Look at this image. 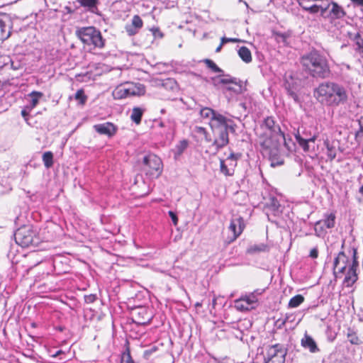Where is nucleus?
I'll use <instances>...</instances> for the list:
<instances>
[{
	"instance_id": "nucleus-1",
	"label": "nucleus",
	"mask_w": 363,
	"mask_h": 363,
	"mask_svg": "<svg viewBox=\"0 0 363 363\" xmlns=\"http://www.w3.org/2000/svg\"><path fill=\"white\" fill-rule=\"evenodd\" d=\"M313 95L321 104L337 107L349 101L351 90L347 85L334 82H325L314 89Z\"/></svg>"
},
{
	"instance_id": "nucleus-2",
	"label": "nucleus",
	"mask_w": 363,
	"mask_h": 363,
	"mask_svg": "<svg viewBox=\"0 0 363 363\" xmlns=\"http://www.w3.org/2000/svg\"><path fill=\"white\" fill-rule=\"evenodd\" d=\"M301 63L304 69L313 77L323 79L330 74L326 57L317 50H312L302 56Z\"/></svg>"
},
{
	"instance_id": "nucleus-3",
	"label": "nucleus",
	"mask_w": 363,
	"mask_h": 363,
	"mask_svg": "<svg viewBox=\"0 0 363 363\" xmlns=\"http://www.w3.org/2000/svg\"><path fill=\"white\" fill-rule=\"evenodd\" d=\"M210 128L213 135L210 149L217 153L229 143L228 133L229 131L234 133L236 125L232 120L225 118L220 122L213 124Z\"/></svg>"
},
{
	"instance_id": "nucleus-4",
	"label": "nucleus",
	"mask_w": 363,
	"mask_h": 363,
	"mask_svg": "<svg viewBox=\"0 0 363 363\" xmlns=\"http://www.w3.org/2000/svg\"><path fill=\"white\" fill-rule=\"evenodd\" d=\"M263 130V135L260 137V145L263 149L272 150L277 147V137L282 135L279 125L276 124L272 117H267L261 125Z\"/></svg>"
},
{
	"instance_id": "nucleus-5",
	"label": "nucleus",
	"mask_w": 363,
	"mask_h": 363,
	"mask_svg": "<svg viewBox=\"0 0 363 363\" xmlns=\"http://www.w3.org/2000/svg\"><path fill=\"white\" fill-rule=\"evenodd\" d=\"M76 34L84 44L98 48L104 46V39L101 32L93 26L80 28L77 30Z\"/></svg>"
},
{
	"instance_id": "nucleus-6",
	"label": "nucleus",
	"mask_w": 363,
	"mask_h": 363,
	"mask_svg": "<svg viewBox=\"0 0 363 363\" xmlns=\"http://www.w3.org/2000/svg\"><path fill=\"white\" fill-rule=\"evenodd\" d=\"M142 170L151 178H157L162 172V162L155 154L144 156L142 162Z\"/></svg>"
},
{
	"instance_id": "nucleus-7",
	"label": "nucleus",
	"mask_w": 363,
	"mask_h": 363,
	"mask_svg": "<svg viewBox=\"0 0 363 363\" xmlns=\"http://www.w3.org/2000/svg\"><path fill=\"white\" fill-rule=\"evenodd\" d=\"M261 294L262 292L259 290H255L248 295L242 296L234 301V307L239 311H247L254 309L257 303V295Z\"/></svg>"
},
{
	"instance_id": "nucleus-8",
	"label": "nucleus",
	"mask_w": 363,
	"mask_h": 363,
	"mask_svg": "<svg viewBox=\"0 0 363 363\" xmlns=\"http://www.w3.org/2000/svg\"><path fill=\"white\" fill-rule=\"evenodd\" d=\"M287 351L284 345L275 344L269 347L264 363H284Z\"/></svg>"
},
{
	"instance_id": "nucleus-9",
	"label": "nucleus",
	"mask_w": 363,
	"mask_h": 363,
	"mask_svg": "<svg viewBox=\"0 0 363 363\" xmlns=\"http://www.w3.org/2000/svg\"><path fill=\"white\" fill-rule=\"evenodd\" d=\"M352 259L346 255L344 251H340L334 259L333 274L336 278H341L351 264Z\"/></svg>"
},
{
	"instance_id": "nucleus-10",
	"label": "nucleus",
	"mask_w": 363,
	"mask_h": 363,
	"mask_svg": "<svg viewBox=\"0 0 363 363\" xmlns=\"http://www.w3.org/2000/svg\"><path fill=\"white\" fill-rule=\"evenodd\" d=\"M352 262L346 272L344 274V284L350 287L353 285L354 283L357 280V269L358 267V261L357 257V250L355 248L352 249Z\"/></svg>"
},
{
	"instance_id": "nucleus-11",
	"label": "nucleus",
	"mask_w": 363,
	"mask_h": 363,
	"mask_svg": "<svg viewBox=\"0 0 363 363\" xmlns=\"http://www.w3.org/2000/svg\"><path fill=\"white\" fill-rule=\"evenodd\" d=\"M14 238L16 242L23 247H28L34 242L33 232L28 228L18 229L14 234Z\"/></svg>"
},
{
	"instance_id": "nucleus-12",
	"label": "nucleus",
	"mask_w": 363,
	"mask_h": 363,
	"mask_svg": "<svg viewBox=\"0 0 363 363\" xmlns=\"http://www.w3.org/2000/svg\"><path fill=\"white\" fill-rule=\"evenodd\" d=\"M284 87L287 91L289 96L296 103L299 102V97L297 91L299 87L298 80L295 79L291 74L286 75Z\"/></svg>"
},
{
	"instance_id": "nucleus-13",
	"label": "nucleus",
	"mask_w": 363,
	"mask_h": 363,
	"mask_svg": "<svg viewBox=\"0 0 363 363\" xmlns=\"http://www.w3.org/2000/svg\"><path fill=\"white\" fill-rule=\"evenodd\" d=\"M199 113L201 118L209 119L208 124L210 127L213 124H216V123H218L226 118L222 114L208 107L202 108L200 110Z\"/></svg>"
},
{
	"instance_id": "nucleus-14",
	"label": "nucleus",
	"mask_w": 363,
	"mask_h": 363,
	"mask_svg": "<svg viewBox=\"0 0 363 363\" xmlns=\"http://www.w3.org/2000/svg\"><path fill=\"white\" fill-rule=\"evenodd\" d=\"M335 216L333 213H330L326 216L324 220H319L315 224V231L317 235L320 236L324 228H332L335 225Z\"/></svg>"
},
{
	"instance_id": "nucleus-15",
	"label": "nucleus",
	"mask_w": 363,
	"mask_h": 363,
	"mask_svg": "<svg viewBox=\"0 0 363 363\" xmlns=\"http://www.w3.org/2000/svg\"><path fill=\"white\" fill-rule=\"evenodd\" d=\"M245 228L244 220L242 217L233 218L229 225V230L233 233L230 241H234L242 233Z\"/></svg>"
},
{
	"instance_id": "nucleus-16",
	"label": "nucleus",
	"mask_w": 363,
	"mask_h": 363,
	"mask_svg": "<svg viewBox=\"0 0 363 363\" xmlns=\"http://www.w3.org/2000/svg\"><path fill=\"white\" fill-rule=\"evenodd\" d=\"M143 26V21L138 15H135L131 21V23L127 24L125 30L129 36L137 34Z\"/></svg>"
},
{
	"instance_id": "nucleus-17",
	"label": "nucleus",
	"mask_w": 363,
	"mask_h": 363,
	"mask_svg": "<svg viewBox=\"0 0 363 363\" xmlns=\"http://www.w3.org/2000/svg\"><path fill=\"white\" fill-rule=\"evenodd\" d=\"M94 130L101 135L112 137L116 133L117 128L111 123L97 124L94 126Z\"/></svg>"
},
{
	"instance_id": "nucleus-18",
	"label": "nucleus",
	"mask_w": 363,
	"mask_h": 363,
	"mask_svg": "<svg viewBox=\"0 0 363 363\" xmlns=\"http://www.w3.org/2000/svg\"><path fill=\"white\" fill-rule=\"evenodd\" d=\"M0 30L2 39L10 36V17L8 14L0 13Z\"/></svg>"
},
{
	"instance_id": "nucleus-19",
	"label": "nucleus",
	"mask_w": 363,
	"mask_h": 363,
	"mask_svg": "<svg viewBox=\"0 0 363 363\" xmlns=\"http://www.w3.org/2000/svg\"><path fill=\"white\" fill-rule=\"evenodd\" d=\"M265 210L274 216H279L282 213L283 207L275 197H270L265 203Z\"/></svg>"
},
{
	"instance_id": "nucleus-20",
	"label": "nucleus",
	"mask_w": 363,
	"mask_h": 363,
	"mask_svg": "<svg viewBox=\"0 0 363 363\" xmlns=\"http://www.w3.org/2000/svg\"><path fill=\"white\" fill-rule=\"evenodd\" d=\"M301 344L303 347L308 350L312 353H316L320 350L315 340L307 333L301 339Z\"/></svg>"
},
{
	"instance_id": "nucleus-21",
	"label": "nucleus",
	"mask_w": 363,
	"mask_h": 363,
	"mask_svg": "<svg viewBox=\"0 0 363 363\" xmlns=\"http://www.w3.org/2000/svg\"><path fill=\"white\" fill-rule=\"evenodd\" d=\"M346 13L342 6H339L335 2H331L330 12L328 14V18H341L345 16Z\"/></svg>"
},
{
	"instance_id": "nucleus-22",
	"label": "nucleus",
	"mask_w": 363,
	"mask_h": 363,
	"mask_svg": "<svg viewBox=\"0 0 363 363\" xmlns=\"http://www.w3.org/2000/svg\"><path fill=\"white\" fill-rule=\"evenodd\" d=\"M113 97L116 99H121L131 96L128 84L118 86L113 92Z\"/></svg>"
},
{
	"instance_id": "nucleus-23",
	"label": "nucleus",
	"mask_w": 363,
	"mask_h": 363,
	"mask_svg": "<svg viewBox=\"0 0 363 363\" xmlns=\"http://www.w3.org/2000/svg\"><path fill=\"white\" fill-rule=\"evenodd\" d=\"M43 96V94L40 91H33L28 95L30 99L29 104L27 105L28 111H32L39 103L40 99Z\"/></svg>"
},
{
	"instance_id": "nucleus-24",
	"label": "nucleus",
	"mask_w": 363,
	"mask_h": 363,
	"mask_svg": "<svg viewBox=\"0 0 363 363\" xmlns=\"http://www.w3.org/2000/svg\"><path fill=\"white\" fill-rule=\"evenodd\" d=\"M130 94L132 96H141L145 93V87L140 83H128Z\"/></svg>"
},
{
	"instance_id": "nucleus-25",
	"label": "nucleus",
	"mask_w": 363,
	"mask_h": 363,
	"mask_svg": "<svg viewBox=\"0 0 363 363\" xmlns=\"http://www.w3.org/2000/svg\"><path fill=\"white\" fill-rule=\"evenodd\" d=\"M188 145L189 142L186 140H182L176 145L175 147L172 150L175 160H177L182 155Z\"/></svg>"
},
{
	"instance_id": "nucleus-26",
	"label": "nucleus",
	"mask_w": 363,
	"mask_h": 363,
	"mask_svg": "<svg viewBox=\"0 0 363 363\" xmlns=\"http://www.w3.org/2000/svg\"><path fill=\"white\" fill-rule=\"evenodd\" d=\"M296 140L299 144V145L303 148L305 152H308L309 150L310 146L309 143H314L316 140V136L313 135L309 138H303L300 135H296Z\"/></svg>"
},
{
	"instance_id": "nucleus-27",
	"label": "nucleus",
	"mask_w": 363,
	"mask_h": 363,
	"mask_svg": "<svg viewBox=\"0 0 363 363\" xmlns=\"http://www.w3.org/2000/svg\"><path fill=\"white\" fill-rule=\"evenodd\" d=\"M239 57L245 63H250L252 61V54L250 50L245 46H242L238 50Z\"/></svg>"
},
{
	"instance_id": "nucleus-28",
	"label": "nucleus",
	"mask_w": 363,
	"mask_h": 363,
	"mask_svg": "<svg viewBox=\"0 0 363 363\" xmlns=\"http://www.w3.org/2000/svg\"><path fill=\"white\" fill-rule=\"evenodd\" d=\"M77 2H79L82 6L86 8L88 11L92 13H95V11L97 10V0H77Z\"/></svg>"
},
{
	"instance_id": "nucleus-29",
	"label": "nucleus",
	"mask_w": 363,
	"mask_h": 363,
	"mask_svg": "<svg viewBox=\"0 0 363 363\" xmlns=\"http://www.w3.org/2000/svg\"><path fill=\"white\" fill-rule=\"evenodd\" d=\"M319 4H317L318 11H320L321 16L324 18H328V15L326 14V11L330 9V4L328 0H321L318 1Z\"/></svg>"
},
{
	"instance_id": "nucleus-30",
	"label": "nucleus",
	"mask_w": 363,
	"mask_h": 363,
	"mask_svg": "<svg viewBox=\"0 0 363 363\" xmlns=\"http://www.w3.org/2000/svg\"><path fill=\"white\" fill-rule=\"evenodd\" d=\"M143 110L139 107H135L132 110L130 118L136 124H140L141 122Z\"/></svg>"
},
{
	"instance_id": "nucleus-31",
	"label": "nucleus",
	"mask_w": 363,
	"mask_h": 363,
	"mask_svg": "<svg viewBox=\"0 0 363 363\" xmlns=\"http://www.w3.org/2000/svg\"><path fill=\"white\" fill-rule=\"evenodd\" d=\"M304 299L302 295H296L289 300L288 307L291 308H297L304 301Z\"/></svg>"
},
{
	"instance_id": "nucleus-32",
	"label": "nucleus",
	"mask_w": 363,
	"mask_h": 363,
	"mask_svg": "<svg viewBox=\"0 0 363 363\" xmlns=\"http://www.w3.org/2000/svg\"><path fill=\"white\" fill-rule=\"evenodd\" d=\"M43 164L46 168H50L53 165V154L50 151L43 153L42 156Z\"/></svg>"
},
{
	"instance_id": "nucleus-33",
	"label": "nucleus",
	"mask_w": 363,
	"mask_h": 363,
	"mask_svg": "<svg viewBox=\"0 0 363 363\" xmlns=\"http://www.w3.org/2000/svg\"><path fill=\"white\" fill-rule=\"evenodd\" d=\"M347 337L348 341L352 345H359L361 342L357 333L352 328L347 329Z\"/></svg>"
},
{
	"instance_id": "nucleus-34",
	"label": "nucleus",
	"mask_w": 363,
	"mask_h": 363,
	"mask_svg": "<svg viewBox=\"0 0 363 363\" xmlns=\"http://www.w3.org/2000/svg\"><path fill=\"white\" fill-rule=\"evenodd\" d=\"M194 132L197 134L202 135L204 137L206 142L211 143L212 142V138L207 132L206 129L203 127L196 126L194 128Z\"/></svg>"
},
{
	"instance_id": "nucleus-35",
	"label": "nucleus",
	"mask_w": 363,
	"mask_h": 363,
	"mask_svg": "<svg viewBox=\"0 0 363 363\" xmlns=\"http://www.w3.org/2000/svg\"><path fill=\"white\" fill-rule=\"evenodd\" d=\"M325 145L327 148V155L330 161L336 157V150L328 141H325Z\"/></svg>"
},
{
	"instance_id": "nucleus-36",
	"label": "nucleus",
	"mask_w": 363,
	"mask_h": 363,
	"mask_svg": "<svg viewBox=\"0 0 363 363\" xmlns=\"http://www.w3.org/2000/svg\"><path fill=\"white\" fill-rule=\"evenodd\" d=\"M267 250V246L263 243L259 244V245H254L250 246L247 249L248 253H255V252H264Z\"/></svg>"
},
{
	"instance_id": "nucleus-37",
	"label": "nucleus",
	"mask_w": 363,
	"mask_h": 363,
	"mask_svg": "<svg viewBox=\"0 0 363 363\" xmlns=\"http://www.w3.org/2000/svg\"><path fill=\"white\" fill-rule=\"evenodd\" d=\"M204 63L206 65V66L210 68L213 72L216 73H221L223 71L218 67L214 62H213L211 60L206 59L204 60Z\"/></svg>"
},
{
	"instance_id": "nucleus-38",
	"label": "nucleus",
	"mask_w": 363,
	"mask_h": 363,
	"mask_svg": "<svg viewBox=\"0 0 363 363\" xmlns=\"http://www.w3.org/2000/svg\"><path fill=\"white\" fill-rule=\"evenodd\" d=\"M74 99L79 101L80 104L84 105L86 101L87 96L83 89H79L75 94Z\"/></svg>"
},
{
	"instance_id": "nucleus-39",
	"label": "nucleus",
	"mask_w": 363,
	"mask_h": 363,
	"mask_svg": "<svg viewBox=\"0 0 363 363\" xmlns=\"http://www.w3.org/2000/svg\"><path fill=\"white\" fill-rule=\"evenodd\" d=\"M354 43L357 45V50L362 53L363 57V38L357 33L354 37Z\"/></svg>"
},
{
	"instance_id": "nucleus-40",
	"label": "nucleus",
	"mask_w": 363,
	"mask_h": 363,
	"mask_svg": "<svg viewBox=\"0 0 363 363\" xmlns=\"http://www.w3.org/2000/svg\"><path fill=\"white\" fill-rule=\"evenodd\" d=\"M121 363H135L128 348L122 354Z\"/></svg>"
},
{
	"instance_id": "nucleus-41",
	"label": "nucleus",
	"mask_w": 363,
	"mask_h": 363,
	"mask_svg": "<svg viewBox=\"0 0 363 363\" xmlns=\"http://www.w3.org/2000/svg\"><path fill=\"white\" fill-rule=\"evenodd\" d=\"M359 130L355 133V138H363V116L358 119Z\"/></svg>"
},
{
	"instance_id": "nucleus-42",
	"label": "nucleus",
	"mask_w": 363,
	"mask_h": 363,
	"mask_svg": "<svg viewBox=\"0 0 363 363\" xmlns=\"http://www.w3.org/2000/svg\"><path fill=\"white\" fill-rule=\"evenodd\" d=\"M300 6H301V8L303 10L308 11L311 13H316L318 12L317 4H313L312 6H308L307 4H304V5H300Z\"/></svg>"
},
{
	"instance_id": "nucleus-43",
	"label": "nucleus",
	"mask_w": 363,
	"mask_h": 363,
	"mask_svg": "<svg viewBox=\"0 0 363 363\" xmlns=\"http://www.w3.org/2000/svg\"><path fill=\"white\" fill-rule=\"evenodd\" d=\"M218 84H236L237 83L235 82V78L229 77L227 78L220 79L218 82H215L214 85L216 86Z\"/></svg>"
},
{
	"instance_id": "nucleus-44",
	"label": "nucleus",
	"mask_w": 363,
	"mask_h": 363,
	"mask_svg": "<svg viewBox=\"0 0 363 363\" xmlns=\"http://www.w3.org/2000/svg\"><path fill=\"white\" fill-rule=\"evenodd\" d=\"M157 350V347L156 346H152L150 349H147L143 352V357L146 359H148L150 356Z\"/></svg>"
},
{
	"instance_id": "nucleus-45",
	"label": "nucleus",
	"mask_w": 363,
	"mask_h": 363,
	"mask_svg": "<svg viewBox=\"0 0 363 363\" xmlns=\"http://www.w3.org/2000/svg\"><path fill=\"white\" fill-rule=\"evenodd\" d=\"M288 35L284 33H276L275 38L278 43H286Z\"/></svg>"
},
{
	"instance_id": "nucleus-46",
	"label": "nucleus",
	"mask_w": 363,
	"mask_h": 363,
	"mask_svg": "<svg viewBox=\"0 0 363 363\" xmlns=\"http://www.w3.org/2000/svg\"><path fill=\"white\" fill-rule=\"evenodd\" d=\"M239 41H240V40L238 38H226V37H223L220 39L221 45H223L224 44H225L227 43H237Z\"/></svg>"
},
{
	"instance_id": "nucleus-47",
	"label": "nucleus",
	"mask_w": 363,
	"mask_h": 363,
	"mask_svg": "<svg viewBox=\"0 0 363 363\" xmlns=\"http://www.w3.org/2000/svg\"><path fill=\"white\" fill-rule=\"evenodd\" d=\"M150 30L152 33V35H154L155 38H162L163 37L162 33L160 30L158 28H152Z\"/></svg>"
},
{
	"instance_id": "nucleus-48",
	"label": "nucleus",
	"mask_w": 363,
	"mask_h": 363,
	"mask_svg": "<svg viewBox=\"0 0 363 363\" xmlns=\"http://www.w3.org/2000/svg\"><path fill=\"white\" fill-rule=\"evenodd\" d=\"M96 299V296L94 294H89L84 296L85 302L87 303H92Z\"/></svg>"
},
{
	"instance_id": "nucleus-49",
	"label": "nucleus",
	"mask_w": 363,
	"mask_h": 363,
	"mask_svg": "<svg viewBox=\"0 0 363 363\" xmlns=\"http://www.w3.org/2000/svg\"><path fill=\"white\" fill-rule=\"evenodd\" d=\"M168 213H169V216H170V218H172L173 224L174 225H177V223H178V218H177V214L174 212L172 211H169L168 212Z\"/></svg>"
},
{
	"instance_id": "nucleus-50",
	"label": "nucleus",
	"mask_w": 363,
	"mask_h": 363,
	"mask_svg": "<svg viewBox=\"0 0 363 363\" xmlns=\"http://www.w3.org/2000/svg\"><path fill=\"white\" fill-rule=\"evenodd\" d=\"M309 256L313 258V259H315L318 257V248L317 247H313L311 252H310V255Z\"/></svg>"
},
{
	"instance_id": "nucleus-51",
	"label": "nucleus",
	"mask_w": 363,
	"mask_h": 363,
	"mask_svg": "<svg viewBox=\"0 0 363 363\" xmlns=\"http://www.w3.org/2000/svg\"><path fill=\"white\" fill-rule=\"evenodd\" d=\"M31 111H28L27 108V106H25V108L21 111V116L25 118L26 121H27V116H28L29 113Z\"/></svg>"
},
{
	"instance_id": "nucleus-52",
	"label": "nucleus",
	"mask_w": 363,
	"mask_h": 363,
	"mask_svg": "<svg viewBox=\"0 0 363 363\" xmlns=\"http://www.w3.org/2000/svg\"><path fill=\"white\" fill-rule=\"evenodd\" d=\"M220 170L223 173H224L225 174H228V168L225 165V163L223 161H221L220 162Z\"/></svg>"
},
{
	"instance_id": "nucleus-53",
	"label": "nucleus",
	"mask_w": 363,
	"mask_h": 363,
	"mask_svg": "<svg viewBox=\"0 0 363 363\" xmlns=\"http://www.w3.org/2000/svg\"><path fill=\"white\" fill-rule=\"evenodd\" d=\"M355 6H363V0H350Z\"/></svg>"
},
{
	"instance_id": "nucleus-54",
	"label": "nucleus",
	"mask_w": 363,
	"mask_h": 363,
	"mask_svg": "<svg viewBox=\"0 0 363 363\" xmlns=\"http://www.w3.org/2000/svg\"><path fill=\"white\" fill-rule=\"evenodd\" d=\"M359 194L361 196H359L357 199L359 203H363V185L360 186L359 189Z\"/></svg>"
},
{
	"instance_id": "nucleus-55",
	"label": "nucleus",
	"mask_w": 363,
	"mask_h": 363,
	"mask_svg": "<svg viewBox=\"0 0 363 363\" xmlns=\"http://www.w3.org/2000/svg\"><path fill=\"white\" fill-rule=\"evenodd\" d=\"M226 89L228 90V91H234V92H239L238 90L235 89L234 87L231 86H228L226 87Z\"/></svg>"
},
{
	"instance_id": "nucleus-56",
	"label": "nucleus",
	"mask_w": 363,
	"mask_h": 363,
	"mask_svg": "<svg viewBox=\"0 0 363 363\" xmlns=\"http://www.w3.org/2000/svg\"><path fill=\"white\" fill-rule=\"evenodd\" d=\"M284 164V161L283 160H280V161H278L277 162H274V161L272 162V166H275V165H281Z\"/></svg>"
},
{
	"instance_id": "nucleus-57",
	"label": "nucleus",
	"mask_w": 363,
	"mask_h": 363,
	"mask_svg": "<svg viewBox=\"0 0 363 363\" xmlns=\"http://www.w3.org/2000/svg\"><path fill=\"white\" fill-rule=\"evenodd\" d=\"M62 353H63V352L62 350H58L54 354H52V357H56L59 356L60 354H62Z\"/></svg>"
},
{
	"instance_id": "nucleus-58",
	"label": "nucleus",
	"mask_w": 363,
	"mask_h": 363,
	"mask_svg": "<svg viewBox=\"0 0 363 363\" xmlns=\"http://www.w3.org/2000/svg\"><path fill=\"white\" fill-rule=\"evenodd\" d=\"M223 45H221V43L218 46V48L216 49V52H219L222 49Z\"/></svg>"
},
{
	"instance_id": "nucleus-59",
	"label": "nucleus",
	"mask_w": 363,
	"mask_h": 363,
	"mask_svg": "<svg viewBox=\"0 0 363 363\" xmlns=\"http://www.w3.org/2000/svg\"><path fill=\"white\" fill-rule=\"evenodd\" d=\"M201 306H202V304H201V303H200V302H196V303H195V307H196V308L201 307Z\"/></svg>"
},
{
	"instance_id": "nucleus-60",
	"label": "nucleus",
	"mask_w": 363,
	"mask_h": 363,
	"mask_svg": "<svg viewBox=\"0 0 363 363\" xmlns=\"http://www.w3.org/2000/svg\"><path fill=\"white\" fill-rule=\"evenodd\" d=\"M161 112L163 113H164V109H162Z\"/></svg>"
},
{
	"instance_id": "nucleus-61",
	"label": "nucleus",
	"mask_w": 363,
	"mask_h": 363,
	"mask_svg": "<svg viewBox=\"0 0 363 363\" xmlns=\"http://www.w3.org/2000/svg\"><path fill=\"white\" fill-rule=\"evenodd\" d=\"M160 125L161 127H162V126H163V123H161L160 124Z\"/></svg>"
}]
</instances>
